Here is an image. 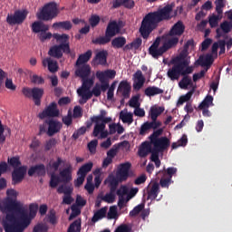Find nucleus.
Masks as SVG:
<instances>
[{
	"label": "nucleus",
	"mask_w": 232,
	"mask_h": 232,
	"mask_svg": "<svg viewBox=\"0 0 232 232\" xmlns=\"http://www.w3.org/2000/svg\"><path fill=\"white\" fill-rule=\"evenodd\" d=\"M172 64L173 66L168 71L167 75L172 82L179 81L180 76H182L181 67L177 63Z\"/></svg>",
	"instance_id": "14"
},
{
	"label": "nucleus",
	"mask_w": 232,
	"mask_h": 232,
	"mask_svg": "<svg viewBox=\"0 0 232 232\" xmlns=\"http://www.w3.org/2000/svg\"><path fill=\"white\" fill-rule=\"evenodd\" d=\"M71 209L72 213L69 217L70 221L81 214V209L76 205H72Z\"/></svg>",
	"instance_id": "55"
},
{
	"label": "nucleus",
	"mask_w": 232,
	"mask_h": 232,
	"mask_svg": "<svg viewBox=\"0 0 232 232\" xmlns=\"http://www.w3.org/2000/svg\"><path fill=\"white\" fill-rule=\"evenodd\" d=\"M107 115V112L106 111L104 110H102L100 111V115L99 116H93L91 118V120L92 121H95V122H100L102 121V123H110L112 120L111 118H106L105 116Z\"/></svg>",
	"instance_id": "30"
},
{
	"label": "nucleus",
	"mask_w": 232,
	"mask_h": 232,
	"mask_svg": "<svg viewBox=\"0 0 232 232\" xmlns=\"http://www.w3.org/2000/svg\"><path fill=\"white\" fill-rule=\"evenodd\" d=\"M119 149L120 145H113V147L107 152V156L111 159H113L117 155Z\"/></svg>",
	"instance_id": "57"
},
{
	"label": "nucleus",
	"mask_w": 232,
	"mask_h": 232,
	"mask_svg": "<svg viewBox=\"0 0 232 232\" xmlns=\"http://www.w3.org/2000/svg\"><path fill=\"white\" fill-rule=\"evenodd\" d=\"M127 40L125 36H116L111 40V46L114 49H121L126 46Z\"/></svg>",
	"instance_id": "27"
},
{
	"label": "nucleus",
	"mask_w": 232,
	"mask_h": 232,
	"mask_svg": "<svg viewBox=\"0 0 232 232\" xmlns=\"http://www.w3.org/2000/svg\"><path fill=\"white\" fill-rule=\"evenodd\" d=\"M53 37L58 42L60 43V44H68V46L70 47V44H69V36L68 34H53Z\"/></svg>",
	"instance_id": "44"
},
{
	"label": "nucleus",
	"mask_w": 232,
	"mask_h": 232,
	"mask_svg": "<svg viewBox=\"0 0 232 232\" xmlns=\"http://www.w3.org/2000/svg\"><path fill=\"white\" fill-rule=\"evenodd\" d=\"M144 208V204L136 206L133 210L130 212V217H136Z\"/></svg>",
	"instance_id": "62"
},
{
	"label": "nucleus",
	"mask_w": 232,
	"mask_h": 232,
	"mask_svg": "<svg viewBox=\"0 0 232 232\" xmlns=\"http://www.w3.org/2000/svg\"><path fill=\"white\" fill-rule=\"evenodd\" d=\"M116 72L114 70H107L105 72H97L96 77L100 82L108 81V79H114Z\"/></svg>",
	"instance_id": "20"
},
{
	"label": "nucleus",
	"mask_w": 232,
	"mask_h": 232,
	"mask_svg": "<svg viewBox=\"0 0 232 232\" xmlns=\"http://www.w3.org/2000/svg\"><path fill=\"white\" fill-rule=\"evenodd\" d=\"M141 44H142L141 38H136V40H133V42H131L130 44H127V45L123 47V51L127 52L132 49L138 50L141 46Z\"/></svg>",
	"instance_id": "34"
},
{
	"label": "nucleus",
	"mask_w": 232,
	"mask_h": 232,
	"mask_svg": "<svg viewBox=\"0 0 232 232\" xmlns=\"http://www.w3.org/2000/svg\"><path fill=\"white\" fill-rule=\"evenodd\" d=\"M166 52H167V49H165L164 45H162V47H160V48H157V49H149L150 54L154 59H158L159 57L162 56V54Z\"/></svg>",
	"instance_id": "40"
},
{
	"label": "nucleus",
	"mask_w": 232,
	"mask_h": 232,
	"mask_svg": "<svg viewBox=\"0 0 232 232\" xmlns=\"http://www.w3.org/2000/svg\"><path fill=\"white\" fill-rule=\"evenodd\" d=\"M79 94V96L82 97V100L79 101L80 104H84L87 102L88 100H90L92 98V93L91 92H87V93H83V92H77Z\"/></svg>",
	"instance_id": "56"
},
{
	"label": "nucleus",
	"mask_w": 232,
	"mask_h": 232,
	"mask_svg": "<svg viewBox=\"0 0 232 232\" xmlns=\"http://www.w3.org/2000/svg\"><path fill=\"white\" fill-rule=\"evenodd\" d=\"M75 72L76 76L82 78V80L87 79L91 74V67L88 64H83L82 66H77Z\"/></svg>",
	"instance_id": "21"
},
{
	"label": "nucleus",
	"mask_w": 232,
	"mask_h": 232,
	"mask_svg": "<svg viewBox=\"0 0 232 232\" xmlns=\"http://www.w3.org/2000/svg\"><path fill=\"white\" fill-rule=\"evenodd\" d=\"M27 173L29 177H33L35 174L38 177H43L45 175V166L44 164L33 166L28 169Z\"/></svg>",
	"instance_id": "19"
},
{
	"label": "nucleus",
	"mask_w": 232,
	"mask_h": 232,
	"mask_svg": "<svg viewBox=\"0 0 232 232\" xmlns=\"http://www.w3.org/2000/svg\"><path fill=\"white\" fill-rule=\"evenodd\" d=\"M163 92H164L163 90L155 86H150L144 92L145 95L148 97H153L159 94H162Z\"/></svg>",
	"instance_id": "37"
},
{
	"label": "nucleus",
	"mask_w": 232,
	"mask_h": 232,
	"mask_svg": "<svg viewBox=\"0 0 232 232\" xmlns=\"http://www.w3.org/2000/svg\"><path fill=\"white\" fill-rule=\"evenodd\" d=\"M59 13L60 11L57 7V4H55V2H49L44 5L40 13H37V18L40 21L48 22L56 18Z\"/></svg>",
	"instance_id": "5"
},
{
	"label": "nucleus",
	"mask_w": 232,
	"mask_h": 232,
	"mask_svg": "<svg viewBox=\"0 0 232 232\" xmlns=\"http://www.w3.org/2000/svg\"><path fill=\"white\" fill-rule=\"evenodd\" d=\"M130 90L131 87L127 81L121 82L118 87V92H121L125 99L130 98Z\"/></svg>",
	"instance_id": "24"
},
{
	"label": "nucleus",
	"mask_w": 232,
	"mask_h": 232,
	"mask_svg": "<svg viewBox=\"0 0 232 232\" xmlns=\"http://www.w3.org/2000/svg\"><path fill=\"white\" fill-rule=\"evenodd\" d=\"M62 182V179L57 176L55 175L54 173H53L51 175V178H50V182H49V186L52 188H55L58 184Z\"/></svg>",
	"instance_id": "51"
},
{
	"label": "nucleus",
	"mask_w": 232,
	"mask_h": 232,
	"mask_svg": "<svg viewBox=\"0 0 232 232\" xmlns=\"http://www.w3.org/2000/svg\"><path fill=\"white\" fill-rule=\"evenodd\" d=\"M163 133V129H159L157 130H155L150 136V143H152L154 140H160V136Z\"/></svg>",
	"instance_id": "59"
},
{
	"label": "nucleus",
	"mask_w": 232,
	"mask_h": 232,
	"mask_svg": "<svg viewBox=\"0 0 232 232\" xmlns=\"http://www.w3.org/2000/svg\"><path fill=\"white\" fill-rule=\"evenodd\" d=\"M153 145V150L163 152L165 151L170 145V141L167 137H161L153 142H150Z\"/></svg>",
	"instance_id": "11"
},
{
	"label": "nucleus",
	"mask_w": 232,
	"mask_h": 232,
	"mask_svg": "<svg viewBox=\"0 0 232 232\" xmlns=\"http://www.w3.org/2000/svg\"><path fill=\"white\" fill-rule=\"evenodd\" d=\"M158 178L160 177V185L163 188H169V185L174 183V181L167 177H164L162 175H157Z\"/></svg>",
	"instance_id": "48"
},
{
	"label": "nucleus",
	"mask_w": 232,
	"mask_h": 232,
	"mask_svg": "<svg viewBox=\"0 0 232 232\" xmlns=\"http://www.w3.org/2000/svg\"><path fill=\"white\" fill-rule=\"evenodd\" d=\"M101 199L110 204L113 203L115 200V194L111 192L107 193L104 197L102 196Z\"/></svg>",
	"instance_id": "58"
},
{
	"label": "nucleus",
	"mask_w": 232,
	"mask_h": 232,
	"mask_svg": "<svg viewBox=\"0 0 232 232\" xmlns=\"http://www.w3.org/2000/svg\"><path fill=\"white\" fill-rule=\"evenodd\" d=\"M192 85L193 82L189 76H183L182 80L179 83V88L183 90H188V86Z\"/></svg>",
	"instance_id": "43"
},
{
	"label": "nucleus",
	"mask_w": 232,
	"mask_h": 232,
	"mask_svg": "<svg viewBox=\"0 0 232 232\" xmlns=\"http://www.w3.org/2000/svg\"><path fill=\"white\" fill-rule=\"evenodd\" d=\"M95 123L96 124L94 126L92 135L94 137H98L99 134H101L105 130L107 123H104V122H102V123L95 122Z\"/></svg>",
	"instance_id": "47"
},
{
	"label": "nucleus",
	"mask_w": 232,
	"mask_h": 232,
	"mask_svg": "<svg viewBox=\"0 0 232 232\" xmlns=\"http://www.w3.org/2000/svg\"><path fill=\"white\" fill-rule=\"evenodd\" d=\"M107 51H99L92 60L94 65H106L107 63Z\"/></svg>",
	"instance_id": "18"
},
{
	"label": "nucleus",
	"mask_w": 232,
	"mask_h": 232,
	"mask_svg": "<svg viewBox=\"0 0 232 232\" xmlns=\"http://www.w3.org/2000/svg\"><path fill=\"white\" fill-rule=\"evenodd\" d=\"M173 12L172 5H165L161 9H158V11H154L153 13H148L146 16H144L141 25L140 27V33L143 39H148L150 34L157 29L159 24L163 21H169L173 17L177 16L178 11L174 12V14H171Z\"/></svg>",
	"instance_id": "1"
},
{
	"label": "nucleus",
	"mask_w": 232,
	"mask_h": 232,
	"mask_svg": "<svg viewBox=\"0 0 232 232\" xmlns=\"http://www.w3.org/2000/svg\"><path fill=\"white\" fill-rule=\"evenodd\" d=\"M28 168L26 166H21L18 169H14L12 172V184L17 185L24 179Z\"/></svg>",
	"instance_id": "9"
},
{
	"label": "nucleus",
	"mask_w": 232,
	"mask_h": 232,
	"mask_svg": "<svg viewBox=\"0 0 232 232\" xmlns=\"http://www.w3.org/2000/svg\"><path fill=\"white\" fill-rule=\"evenodd\" d=\"M32 31L34 34L40 33V41L44 42L46 40H50L53 36L52 33H46L49 30V25L47 24H44V22L37 21L34 22L31 25Z\"/></svg>",
	"instance_id": "6"
},
{
	"label": "nucleus",
	"mask_w": 232,
	"mask_h": 232,
	"mask_svg": "<svg viewBox=\"0 0 232 232\" xmlns=\"http://www.w3.org/2000/svg\"><path fill=\"white\" fill-rule=\"evenodd\" d=\"M163 133V129H159L157 130H155L150 136V143H152L154 140H160V136Z\"/></svg>",
	"instance_id": "60"
},
{
	"label": "nucleus",
	"mask_w": 232,
	"mask_h": 232,
	"mask_svg": "<svg viewBox=\"0 0 232 232\" xmlns=\"http://www.w3.org/2000/svg\"><path fill=\"white\" fill-rule=\"evenodd\" d=\"M135 81H134V84H133V88L136 91H140L144 83H145V78L142 75V72L140 71H138L134 75H133Z\"/></svg>",
	"instance_id": "23"
},
{
	"label": "nucleus",
	"mask_w": 232,
	"mask_h": 232,
	"mask_svg": "<svg viewBox=\"0 0 232 232\" xmlns=\"http://www.w3.org/2000/svg\"><path fill=\"white\" fill-rule=\"evenodd\" d=\"M60 114L59 110L57 109V104L55 102H52L48 107L43 111V112L39 113L38 117L43 120L47 117L56 118Z\"/></svg>",
	"instance_id": "10"
},
{
	"label": "nucleus",
	"mask_w": 232,
	"mask_h": 232,
	"mask_svg": "<svg viewBox=\"0 0 232 232\" xmlns=\"http://www.w3.org/2000/svg\"><path fill=\"white\" fill-rule=\"evenodd\" d=\"M26 17H28V11H26V9H17L14 11V14H7L6 23L11 26L23 24Z\"/></svg>",
	"instance_id": "7"
},
{
	"label": "nucleus",
	"mask_w": 232,
	"mask_h": 232,
	"mask_svg": "<svg viewBox=\"0 0 232 232\" xmlns=\"http://www.w3.org/2000/svg\"><path fill=\"white\" fill-rule=\"evenodd\" d=\"M73 188H72V186H68V185H61L58 188H57V192L59 194H64V195H71L72 193Z\"/></svg>",
	"instance_id": "49"
},
{
	"label": "nucleus",
	"mask_w": 232,
	"mask_h": 232,
	"mask_svg": "<svg viewBox=\"0 0 232 232\" xmlns=\"http://www.w3.org/2000/svg\"><path fill=\"white\" fill-rule=\"evenodd\" d=\"M75 228H76L77 231L81 230V219H76L75 221H73L70 225L67 232H76Z\"/></svg>",
	"instance_id": "52"
},
{
	"label": "nucleus",
	"mask_w": 232,
	"mask_h": 232,
	"mask_svg": "<svg viewBox=\"0 0 232 232\" xmlns=\"http://www.w3.org/2000/svg\"><path fill=\"white\" fill-rule=\"evenodd\" d=\"M231 30H232L231 24L227 22V20H225V22H222V24H220V27H218L216 31L217 38H221L223 36V33L229 34Z\"/></svg>",
	"instance_id": "22"
},
{
	"label": "nucleus",
	"mask_w": 232,
	"mask_h": 232,
	"mask_svg": "<svg viewBox=\"0 0 232 232\" xmlns=\"http://www.w3.org/2000/svg\"><path fill=\"white\" fill-rule=\"evenodd\" d=\"M101 21L100 16L98 14H92L91 18L89 19L90 25L94 28L96 27Z\"/></svg>",
	"instance_id": "54"
},
{
	"label": "nucleus",
	"mask_w": 232,
	"mask_h": 232,
	"mask_svg": "<svg viewBox=\"0 0 232 232\" xmlns=\"http://www.w3.org/2000/svg\"><path fill=\"white\" fill-rule=\"evenodd\" d=\"M56 143H57V141H56L55 139H53V138L50 139L49 140H47V141L45 142L44 150H45V151L50 150L53 146L56 145Z\"/></svg>",
	"instance_id": "61"
},
{
	"label": "nucleus",
	"mask_w": 232,
	"mask_h": 232,
	"mask_svg": "<svg viewBox=\"0 0 232 232\" xmlns=\"http://www.w3.org/2000/svg\"><path fill=\"white\" fill-rule=\"evenodd\" d=\"M185 32V25L183 24V22H181L180 20H179L177 22V24H175L169 33V36L170 37H180Z\"/></svg>",
	"instance_id": "15"
},
{
	"label": "nucleus",
	"mask_w": 232,
	"mask_h": 232,
	"mask_svg": "<svg viewBox=\"0 0 232 232\" xmlns=\"http://www.w3.org/2000/svg\"><path fill=\"white\" fill-rule=\"evenodd\" d=\"M159 193H160V185L157 182H155L152 185L150 190L148 191V198L147 199L155 200L157 198Z\"/></svg>",
	"instance_id": "36"
},
{
	"label": "nucleus",
	"mask_w": 232,
	"mask_h": 232,
	"mask_svg": "<svg viewBox=\"0 0 232 232\" xmlns=\"http://www.w3.org/2000/svg\"><path fill=\"white\" fill-rule=\"evenodd\" d=\"M151 145L150 142L145 141L141 144L139 150V156L141 158H145L151 151Z\"/></svg>",
	"instance_id": "33"
},
{
	"label": "nucleus",
	"mask_w": 232,
	"mask_h": 232,
	"mask_svg": "<svg viewBox=\"0 0 232 232\" xmlns=\"http://www.w3.org/2000/svg\"><path fill=\"white\" fill-rule=\"evenodd\" d=\"M4 213H6V216L2 225L5 232H23L30 226V220L28 219L19 218L20 222H17V215L14 212Z\"/></svg>",
	"instance_id": "3"
},
{
	"label": "nucleus",
	"mask_w": 232,
	"mask_h": 232,
	"mask_svg": "<svg viewBox=\"0 0 232 232\" xmlns=\"http://www.w3.org/2000/svg\"><path fill=\"white\" fill-rule=\"evenodd\" d=\"M106 213H107V208H102L101 209H99L98 211H96L92 218V221L93 223H96L97 221H99L100 219H102L103 218L106 217Z\"/></svg>",
	"instance_id": "39"
},
{
	"label": "nucleus",
	"mask_w": 232,
	"mask_h": 232,
	"mask_svg": "<svg viewBox=\"0 0 232 232\" xmlns=\"http://www.w3.org/2000/svg\"><path fill=\"white\" fill-rule=\"evenodd\" d=\"M178 172V169L174 168V167H170L166 169L164 167V169L162 170H160L159 172L156 173L157 176L159 175H162L169 179H172L173 176H176Z\"/></svg>",
	"instance_id": "26"
},
{
	"label": "nucleus",
	"mask_w": 232,
	"mask_h": 232,
	"mask_svg": "<svg viewBox=\"0 0 232 232\" xmlns=\"http://www.w3.org/2000/svg\"><path fill=\"white\" fill-rule=\"evenodd\" d=\"M114 232H131V227L123 224L118 227Z\"/></svg>",
	"instance_id": "64"
},
{
	"label": "nucleus",
	"mask_w": 232,
	"mask_h": 232,
	"mask_svg": "<svg viewBox=\"0 0 232 232\" xmlns=\"http://www.w3.org/2000/svg\"><path fill=\"white\" fill-rule=\"evenodd\" d=\"M171 37L172 38H169L163 45L165 47L166 51L175 47L178 44L179 41V36H171Z\"/></svg>",
	"instance_id": "41"
},
{
	"label": "nucleus",
	"mask_w": 232,
	"mask_h": 232,
	"mask_svg": "<svg viewBox=\"0 0 232 232\" xmlns=\"http://www.w3.org/2000/svg\"><path fill=\"white\" fill-rule=\"evenodd\" d=\"M117 218V208L115 207H111L107 214L108 219H114Z\"/></svg>",
	"instance_id": "63"
},
{
	"label": "nucleus",
	"mask_w": 232,
	"mask_h": 232,
	"mask_svg": "<svg viewBox=\"0 0 232 232\" xmlns=\"http://www.w3.org/2000/svg\"><path fill=\"white\" fill-rule=\"evenodd\" d=\"M66 54L71 53V49L68 44H59L58 45H53L48 51V55L55 59H61L63 57V53Z\"/></svg>",
	"instance_id": "8"
},
{
	"label": "nucleus",
	"mask_w": 232,
	"mask_h": 232,
	"mask_svg": "<svg viewBox=\"0 0 232 232\" xmlns=\"http://www.w3.org/2000/svg\"><path fill=\"white\" fill-rule=\"evenodd\" d=\"M92 55V53L91 50L86 51V53H83L82 54H80L78 59L76 60V66L84 65L85 63H87Z\"/></svg>",
	"instance_id": "32"
},
{
	"label": "nucleus",
	"mask_w": 232,
	"mask_h": 232,
	"mask_svg": "<svg viewBox=\"0 0 232 232\" xmlns=\"http://www.w3.org/2000/svg\"><path fill=\"white\" fill-rule=\"evenodd\" d=\"M4 209L15 213V215L19 218H23L24 221L29 220V225H30L32 223V219H34L35 216H37V210H39V205L36 203L30 204L29 214H28L23 203L7 198L6 201L5 202Z\"/></svg>",
	"instance_id": "2"
},
{
	"label": "nucleus",
	"mask_w": 232,
	"mask_h": 232,
	"mask_svg": "<svg viewBox=\"0 0 232 232\" xmlns=\"http://www.w3.org/2000/svg\"><path fill=\"white\" fill-rule=\"evenodd\" d=\"M92 85H93V81L92 79L86 78L82 80V88L78 89L77 92H81V93L91 92L90 89L92 88Z\"/></svg>",
	"instance_id": "29"
},
{
	"label": "nucleus",
	"mask_w": 232,
	"mask_h": 232,
	"mask_svg": "<svg viewBox=\"0 0 232 232\" xmlns=\"http://www.w3.org/2000/svg\"><path fill=\"white\" fill-rule=\"evenodd\" d=\"M48 66V70L50 72L54 73L58 71V64L56 60H53V58H44L43 60V66L46 67Z\"/></svg>",
	"instance_id": "25"
},
{
	"label": "nucleus",
	"mask_w": 232,
	"mask_h": 232,
	"mask_svg": "<svg viewBox=\"0 0 232 232\" xmlns=\"http://www.w3.org/2000/svg\"><path fill=\"white\" fill-rule=\"evenodd\" d=\"M33 100L36 106H41V100L43 99L44 90L41 88H33Z\"/></svg>",
	"instance_id": "28"
},
{
	"label": "nucleus",
	"mask_w": 232,
	"mask_h": 232,
	"mask_svg": "<svg viewBox=\"0 0 232 232\" xmlns=\"http://www.w3.org/2000/svg\"><path fill=\"white\" fill-rule=\"evenodd\" d=\"M213 97L211 95H208L205 100L200 103V105L198 106L199 110L202 109H208L209 106H213Z\"/></svg>",
	"instance_id": "46"
},
{
	"label": "nucleus",
	"mask_w": 232,
	"mask_h": 232,
	"mask_svg": "<svg viewBox=\"0 0 232 232\" xmlns=\"http://www.w3.org/2000/svg\"><path fill=\"white\" fill-rule=\"evenodd\" d=\"M6 195H7V198H5L1 203H0V211L2 213H5V212H12V211H9V210H6L5 209V202H6V200L8 198L14 200V201H17V191H15V189L14 188H11V189H7L6 191Z\"/></svg>",
	"instance_id": "17"
},
{
	"label": "nucleus",
	"mask_w": 232,
	"mask_h": 232,
	"mask_svg": "<svg viewBox=\"0 0 232 232\" xmlns=\"http://www.w3.org/2000/svg\"><path fill=\"white\" fill-rule=\"evenodd\" d=\"M216 11L220 15L223 14V8L226 6L225 0H216Z\"/></svg>",
	"instance_id": "53"
},
{
	"label": "nucleus",
	"mask_w": 232,
	"mask_h": 232,
	"mask_svg": "<svg viewBox=\"0 0 232 232\" xmlns=\"http://www.w3.org/2000/svg\"><path fill=\"white\" fill-rule=\"evenodd\" d=\"M213 62L214 60L212 54H208L205 58H201L200 56V58L197 61V63L202 67H210Z\"/></svg>",
	"instance_id": "35"
},
{
	"label": "nucleus",
	"mask_w": 232,
	"mask_h": 232,
	"mask_svg": "<svg viewBox=\"0 0 232 232\" xmlns=\"http://www.w3.org/2000/svg\"><path fill=\"white\" fill-rule=\"evenodd\" d=\"M92 167H93L92 162H88V163L82 165V166L79 169V170H78V172H77V175H82V176H83V177H86L87 173L92 170Z\"/></svg>",
	"instance_id": "42"
},
{
	"label": "nucleus",
	"mask_w": 232,
	"mask_h": 232,
	"mask_svg": "<svg viewBox=\"0 0 232 232\" xmlns=\"http://www.w3.org/2000/svg\"><path fill=\"white\" fill-rule=\"evenodd\" d=\"M72 167L70 163L66 164V168L60 171L59 175L61 177V181L63 183H68L72 180Z\"/></svg>",
	"instance_id": "16"
},
{
	"label": "nucleus",
	"mask_w": 232,
	"mask_h": 232,
	"mask_svg": "<svg viewBox=\"0 0 232 232\" xmlns=\"http://www.w3.org/2000/svg\"><path fill=\"white\" fill-rule=\"evenodd\" d=\"M164 111L163 107H152L150 111L151 120H157L158 117Z\"/></svg>",
	"instance_id": "45"
},
{
	"label": "nucleus",
	"mask_w": 232,
	"mask_h": 232,
	"mask_svg": "<svg viewBox=\"0 0 232 232\" xmlns=\"http://www.w3.org/2000/svg\"><path fill=\"white\" fill-rule=\"evenodd\" d=\"M120 25L117 24V22H109L106 31H105V36H99L98 38H95V40H92L93 44H99V45H104L109 44L111 41V38L116 36L120 33Z\"/></svg>",
	"instance_id": "4"
},
{
	"label": "nucleus",
	"mask_w": 232,
	"mask_h": 232,
	"mask_svg": "<svg viewBox=\"0 0 232 232\" xmlns=\"http://www.w3.org/2000/svg\"><path fill=\"white\" fill-rule=\"evenodd\" d=\"M45 123L48 125L47 135L49 137H52L54 134L58 133L63 127L60 121H54L53 119L46 121Z\"/></svg>",
	"instance_id": "12"
},
{
	"label": "nucleus",
	"mask_w": 232,
	"mask_h": 232,
	"mask_svg": "<svg viewBox=\"0 0 232 232\" xmlns=\"http://www.w3.org/2000/svg\"><path fill=\"white\" fill-rule=\"evenodd\" d=\"M52 27L55 30L63 29L65 31H69L72 29V25L71 22H69V20H66L65 22H54Z\"/></svg>",
	"instance_id": "31"
},
{
	"label": "nucleus",
	"mask_w": 232,
	"mask_h": 232,
	"mask_svg": "<svg viewBox=\"0 0 232 232\" xmlns=\"http://www.w3.org/2000/svg\"><path fill=\"white\" fill-rule=\"evenodd\" d=\"M8 163L11 167L15 169H19V167H22L23 163H21V159L19 157H13L11 159H8Z\"/></svg>",
	"instance_id": "50"
},
{
	"label": "nucleus",
	"mask_w": 232,
	"mask_h": 232,
	"mask_svg": "<svg viewBox=\"0 0 232 232\" xmlns=\"http://www.w3.org/2000/svg\"><path fill=\"white\" fill-rule=\"evenodd\" d=\"M131 164L130 162L120 165L119 170L117 172V178L121 182L127 180Z\"/></svg>",
	"instance_id": "13"
},
{
	"label": "nucleus",
	"mask_w": 232,
	"mask_h": 232,
	"mask_svg": "<svg viewBox=\"0 0 232 232\" xmlns=\"http://www.w3.org/2000/svg\"><path fill=\"white\" fill-rule=\"evenodd\" d=\"M171 63H177L178 66H180L181 71L185 68L189 67V62L182 58V56H177L171 60Z\"/></svg>",
	"instance_id": "38"
}]
</instances>
